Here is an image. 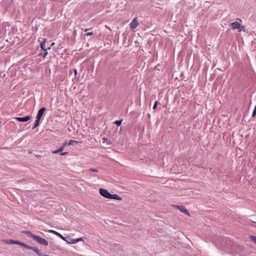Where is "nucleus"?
Returning a JSON list of instances; mask_svg holds the SVG:
<instances>
[{
  "label": "nucleus",
  "mask_w": 256,
  "mask_h": 256,
  "mask_svg": "<svg viewBox=\"0 0 256 256\" xmlns=\"http://www.w3.org/2000/svg\"><path fill=\"white\" fill-rule=\"evenodd\" d=\"M100 194L104 198L109 199H114L118 200H122V198L118 194H110L104 188H100L99 190Z\"/></svg>",
  "instance_id": "nucleus-1"
},
{
  "label": "nucleus",
  "mask_w": 256,
  "mask_h": 256,
  "mask_svg": "<svg viewBox=\"0 0 256 256\" xmlns=\"http://www.w3.org/2000/svg\"><path fill=\"white\" fill-rule=\"evenodd\" d=\"M62 240L70 244H74L78 242L83 240V238H80L77 239H73L70 236L66 237L64 236V238Z\"/></svg>",
  "instance_id": "nucleus-2"
},
{
  "label": "nucleus",
  "mask_w": 256,
  "mask_h": 256,
  "mask_svg": "<svg viewBox=\"0 0 256 256\" xmlns=\"http://www.w3.org/2000/svg\"><path fill=\"white\" fill-rule=\"evenodd\" d=\"M172 206L173 208L178 210L182 212H183L184 214H187L188 216H190V214L188 211L186 210V208L184 206H178V205H176V204H172Z\"/></svg>",
  "instance_id": "nucleus-3"
},
{
  "label": "nucleus",
  "mask_w": 256,
  "mask_h": 256,
  "mask_svg": "<svg viewBox=\"0 0 256 256\" xmlns=\"http://www.w3.org/2000/svg\"><path fill=\"white\" fill-rule=\"evenodd\" d=\"M34 240L36 241L39 244L47 246L48 244V242L44 238L36 236Z\"/></svg>",
  "instance_id": "nucleus-4"
},
{
  "label": "nucleus",
  "mask_w": 256,
  "mask_h": 256,
  "mask_svg": "<svg viewBox=\"0 0 256 256\" xmlns=\"http://www.w3.org/2000/svg\"><path fill=\"white\" fill-rule=\"evenodd\" d=\"M138 25V18H134L130 24V26L132 30H134Z\"/></svg>",
  "instance_id": "nucleus-5"
},
{
  "label": "nucleus",
  "mask_w": 256,
  "mask_h": 256,
  "mask_svg": "<svg viewBox=\"0 0 256 256\" xmlns=\"http://www.w3.org/2000/svg\"><path fill=\"white\" fill-rule=\"evenodd\" d=\"M46 43L47 44L48 42L46 39H44L43 41L40 42V48H46V46L48 47L47 48H50V47L54 44V43L53 42H51L50 46H49L48 44L46 45Z\"/></svg>",
  "instance_id": "nucleus-6"
},
{
  "label": "nucleus",
  "mask_w": 256,
  "mask_h": 256,
  "mask_svg": "<svg viewBox=\"0 0 256 256\" xmlns=\"http://www.w3.org/2000/svg\"><path fill=\"white\" fill-rule=\"evenodd\" d=\"M230 26L232 30H238L240 28V24L238 22H232Z\"/></svg>",
  "instance_id": "nucleus-7"
},
{
  "label": "nucleus",
  "mask_w": 256,
  "mask_h": 256,
  "mask_svg": "<svg viewBox=\"0 0 256 256\" xmlns=\"http://www.w3.org/2000/svg\"><path fill=\"white\" fill-rule=\"evenodd\" d=\"M30 119H31V116H27L25 117H22V118L17 117L16 118V120H18V122H26L29 120Z\"/></svg>",
  "instance_id": "nucleus-8"
},
{
  "label": "nucleus",
  "mask_w": 256,
  "mask_h": 256,
  "mask_svg": "<svg viewBox=\"0 0 256 256\" xmlns=\"http://www.w3.org/2000/svg\"><path fill=\"white\" fill-rule=\"evenodd\" d=\"M46 108H40L38 112V114L36 116V118L40 119L42 116L44 112L46 111Z\"/></svg>",
  "instance_id": "nucleus-9"
},
{
  "label": "nucleus",
  "mask_w": 256,
  "mask_h": 256,
  "mask_svg": "<svg viewBox=\"0 0 256 256\" xmlns=\"http://www.w3.org/2000/svg\"><path fill=\"white\" fill-rule=\"evenodd\" d=\"M24 233L25 234L28 236L33 238L34 240L36 236L34 235L30 231H24Z\"/></svg>",
  "instance_id": "nucleus-10"
},
{
  "label": "nucleus",
  "mask_w": 256,
  "mask_h": 256,
  "mask_svg": "<svg viewBox=\"0 0 256 256\" xmlns=\"http://www.w3.org/2000/svg\"><path fill=\"white\" fill-rule=\"evenodd\" d=\"M48 232H50V233H52V234H56L60 238H61L62 240L64 238V236H62L60 234L58 233V232H57L56 231H54V230H48Z\"/></svg>",
  "instance_id": "nucleus-11"
},
{
  "label": "nucleus",
  "mask_w": 256,
  "mask_h": 256,
  "mask_svg": "<svg viewBox=\"0 0 256 256\" xmlns=\"http://www.w3.org/2000/svg\"><path fill=\"white\" fill-rule=\"evenodd\" d=\"M3 242H5L6 244H18V240H4Z\"/></svg>",
  "instance_id": "nucleus-12"
},
{
  "label": "nucleus",
  "mask_w": 256,
  "mask_h": 256,
  "mask_svg": "<svg viewBox=\"0 0 256 256\" xmlns=\"http://www.w3.org/2000/svg\"><path fill=\"white\" fill-rule=\"evenodd\" d=\"M18 244L26 248H28V249L31 248V246H29L26 244L22 242H20V241L18 242Z\"/></svg>",
  "instance_id": "nucleus-13"
},
{
  "label": "nucleus",
  "mask_w": 256,
  "mask_h": 256,
  "mask_svg": "<svg viewBox=\"0 0 256 256\" xmlns=\"http://www.w3.org/2000/svg\"><path fill=\"white\" fill-rule=\"evenodd\" d=\"M30 250H32L34 251L38 255L42 256V253L40 252V250L37 248L35 247H32L31 246V248Z\"/></svg>",
  "instance_id": "nucleus-14"
},
{
  "label": "nucleus",
  "mask_w": 256,
  "mask_h": 256,
  "mask_svg": "<svg viewBox=\"0 0 256 256\" xmlns=\"http://www.w3.org/2000/svg\"><path fill=\"white\" fill-rule=\"evenodd\" d=\"M40 122V119L36 118V120L35 121V122H34V126L32 128V129H34L35 128H36V127H38L39 126Z\"/></svg>",
  "instance_id": "nucleus-15"
},
{
  "label": "nucleus",
  "mask_w": 256,
  "mask_h": 256,
  "mask_svg": "<svg viewBox=\"0 0 256 256\" xmlns=\"http://www.w3.org/2000/svg\"><path fill=\"white\" fill-rule=\"evenodd\" d=\"M64 150L63 147L60 146L58 150L52 151V153L53 154H56L60 152H62Z\"/></svg>",
  "instance_id": "nucleus-16"
},
{
  "label": "nucleus",
  "mask_w": 256,
  "mask_h": 256,
  "mask_svg": "<svg viewBox=\"0 0 256 256\" xmlns=\"http://www.w3.org/2000/svg\"><path fill=\"white\" fill-rule=\"evenodd\" d=\"M251 240L256 244V236H250Z\"/></svg>",
  "instance_id": "nucleus-17"
},
{
  "label": "nucleus",
  "mask_w": 256,
  "mask_h": 256,
  "mask_svg": "<svg viewBox=\"0 0 256 256\" xmlns=\"http://www.w3.org/2000/svg\"><path fill=\"white\" fill-rule=\"evenodd\" d=\"M79 142L78 141L70 140L68 144V145H72L74 143L78 144Z\"/></svg>",
  "instance_id": "nucleus-18"
},
{
  "label": "nucleus",
  "mask_w": 256,
  "mask_h": 256,
  "mask_svg": "<svg viewBox=\"0 0 256 256\" xmlns=\"http://www.w3.org/2000/svg\"><path fill=\"white\" fill-rule=\"evenodd\" d=\"M122 122V120H116L114 122V124H116L117 126H120Z\"/></svg>",
  "instance_id": "nucleus-19"
},
{
  "label": "nucleus",
  "mask_w": 256,
  "mask_h": 256,
  "mask_svg": "<svg viewBox=\"0 0 256 256\" xmlns=\"http://www.w3.org/2000/svg\"><path fill=\"white\" fill-rule=\"evenodd\" d=\"M238 31L240 32H242V31H243V32H244L245 30V28L244 26H240V28L238 29Z\"/></svg>",
  "instance_id": "nucleus-20"
},
{
  "label": "nucleus",
  "mask_w": 256,
  "mask_h": 256,
  "mask_svg": "<svg viewBox=\"0 0 256 256\" xmlns=\"http://www.w3.org/2000/svg\"><path fill=\"white\" fill-rule=\"evenodd\" d=\"M158 102L157 101H156L154 102V105L153 106V109H156V106H157V105H158Z\"/></svg>",
  "instance_id": "nucleus-21"
},
{
  "label": "nucleus",
  "mask_w": 256,
  "mask_h": 256,
  "mask_svg": "<svg viewBox=\"0 0 256 256\" xmlns=\"http://www.w3.org/2000/svg\"><path fill=\"white\" fill-rule=\"evenodd\" d=\"M86 35L87 36H91L93 35V32H88L86 34Z\"/></svg>",
  "instance_id": "nucleus-22"
},
{
  "label": "nucleus",
  "mask_w": 256,
  "mask_h": 256,
  "mask_svg": "<svg viewBox=\"0 0 256 256\" xmlns=\"http://www.w3.org/2000/svg\"><path fill=\"white\" fill-rule=\"evenodd\" d=\"M256 115V109L254 108V110L252 114V116L254 117V116H255Z\"/></svg>",
  "instance_id": "nucleus-23"
},
{
  "label": "nucleus",
  "mask_w": 256,
  "mask_h": 256,
  "mask_svg": "<svg viewBox=\"0 0 256 256\" xmlns=\"http://www.w3.org/2000/svg\"><path fill=\"white\" fill-rule=\"evenodd\" d=\"M90 170L93 172H98V170L95 168H90Z\"/></svg>",
  "instance_id": "nucleus-24"
},
{
  "label": "nucleus",
  "mask_w": 256,
  "mask_h": 256,
  "mask_svg": "<svg viewBox=\"0 0 256 256\" xmlns=\"http://www.w3.org/2000/svg\"><path fill=\"white\" fill-rule=\"evenodd\" d=\"M66 145H67V143H66V142H65L63 144L62 147H63V148L64 149V146H66Z\"/></svg>",
  "instance_id": "nucleus-25"
},
{
  "label": "nucleus",
  "mask_w": 256,
  "mask_h": 256,
  "mask_svg": "<svg viewBox=\"0 0 256 256\" xmlns=\"http://www.w3.org/2000/svg\"><path fill=\"white\" fill-rule=\"evenodd\" d=\"M73 70H74V73L75 76H76V75L77 74V70H76L74 68V69Z\"/></svg>",
  "instance_id": "nucleus-26"
},
{
  "label": "nucleus",
  "mask_w": 256,
  "mask_h": 256,
  "mask_svg": "<svg viewBox=\"0 0 256 256\" xmlns=\"http://www.w3.org/2000/svg\"><path fill=\"white\" fill-rule=\"evenodd\" d=\"M68 154L67 152H62L61 154V155H62V156H64V155H66Z\"/></svg>",
  "instance_id": "nucleus-27"
},
{
  "label": "nucleus",
  "mask_w": 256,
  "mask_h": 256,
  "mask_svg": "<svg viewBox=\"0 0 256 256\" xmlns=\"http://www.w3.org/2000/svg\"><path fill=\"white\" fill-rule=\"evenodd\" d=\"M48 256V255L46 254H42V256Z\"/></svg>",
  "instance_id": "nucleus-28"
},
{
  "label": "nucleus",
  "mask_w": 256,
  "mask_h": 256,
  "mask_svg": "<svg viewBox=\"0 0 256 256\" xmlns=\"http://www.w3.org/2000/svg\"><path fill=\"white\" fill-rule=\"evenodd\" d=\"M48 54V53H47L46 52H45L44 55V58L45 57L46 55V54Z\"/></svg>",
  "instance_id": "nucleus-29"
},
{
  "label": "nucleus",
  "mask_w": 256,
  "mask_h": 256,
  "mask_svg": "<svg viewBox=\"0 0 256 256\" xmlns=\"http://www.w3.org/2000/svg\"><path fill=\"white\" fill-rule=\"evenodd\" d=\"M42 50H46V48L42 49Z\"/></svg>",
  "instance_id": "nucleus-30"
},
{
  "label": "nucleus",
  "mask_w": 256,
  "mask_h": 256,
  "mask_svg": "<svg viewBox=\"0 0 256 256\" xmlns=\"http://www.w3.org/2000/svg\"><path fill=\"white\" fill-rule=\"evenodd\" d=\"M88 30V29H86V32H87Z\"/></svg>",
  "instance_id": "nucleus-31"
},
{
  "label": "nucleus",
  "mask_w": 256,
  "mask_h": 256,
  "mask_svg": "<svg viewBox=\"0 0 256 256\" xmlns=\"http://www.w3.org/2000/svg\"><path fill=\"white\" fill-rule=\"evenodd\" d=\"M107 140V139L106 138H104V140Z\"/></svg>",
  "instance_id": "nucleus-32"
},
{
  "label": "nucleus",
  "mask_w": 256,
  "mask_h": 256,
  "mask_svg": "<svg viewBox=\"0 0 256 256\" xmlns=\"http://www.w3.org/2000/svg\"><path fill=\"white\" fill-rule=\"evenodd\" d=\"M254 109H256V106H255V107H254Z\"/></svg>",
  "instance_id": "nucleus-33"
}]
</instances>
